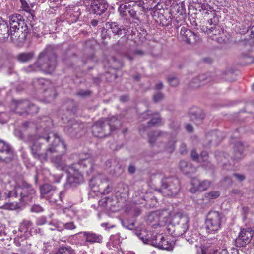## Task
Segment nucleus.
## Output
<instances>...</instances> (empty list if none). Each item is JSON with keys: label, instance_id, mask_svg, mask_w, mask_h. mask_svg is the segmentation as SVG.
Returning a JSON list of instances; mask_svg holds the SVG:
<instances>
[{"label": "nucleus", "instance_id": "nucleus-5", "mask_svg": "<svg viewBox=\"0 0 254 254\" xmlns=\"http://www.w3.org/2000/svg\"><path fill=\"white\" fill-rule=\"evenodd\" d=\"M177 226L174 230L178 231V233H175V235L178 236L184 235L186 240L190 244H193L196 242L198 239V236L196 232L188 231L189 220L187 217L185 216H179Z\"/></svg>", "mask_w": 254, "mask_h": 254}, {"label": "nucleus", "instance_id": "nucleus-38", "mask_svg": "<svg viewBox=\"0 0 254 254\" xmlns=\"http://www.w3.org/2000/svg\"><path fill=\"white\" fill-rule=\"evenodd\" d=\"M55 254H75V252L70 247H63L59 248Z\"/></svg>", "mask_w": 254, "mask_h": 254}, {"label": "nucleus", "instance_id": "nucleus-12", "mask_svg": "<svg viewBox=\"0 0 254 254\" xmlns=\"http://www.w3.org/2000/svg\"><path fill=\"white\" fill-rule=\"evenodd\" d=\"M9 23L10 25V33L15 32L16 30H20L24 33L29 32L28 28L23 17L19 14H13L9 17Z\"/></svg>", "mask_w": 254, "mask_h": 254}, {"label": "nucleus", "instance_id": "nucleus-23", "mask_svg": "<svg viewBox=\"0 0 254 254\" xmlns=\"http://www.w3.org/2000/svg\"><path fill=\"white\" fill-rule=\"evenodd\" d=\"M83 127L82 124H80L75 120H70L68 122V125L65 127V130L68 133L77 134L83 128Z\"/></svg>", "mask_w": 254, "mask_h": 254}, {"label": "nucleus", "instance_id": "nucleus-1", "mask_svg": "<svg viewBox=\"0 0 254 254\" xmlns=\"http://www.w3.org/2000/svg\"><path fill=\"white\" fill-rule=\"evenodd\" d=\"M52 125L51 118L43 117L36 128V135H29L27 140L33 157L42 163L47 161L51 154L66 151V144L58 134L49 131Z\"/></svg>", "mask_w": 254, "mask_h": 254}, {"label": "nucleus", "instance_id": "nucleus-3", "mask_svg": "<svg viewBox=\"0 0 254 254\" xmlns=\"http://www.w3.org/2000/svg\"><path fill=\"white\" fill-rule=\"evenodd\" d=\"M57 64L56 56L52 51H45L40 54L34 67L46 73H52Z\"/></svg>", "mask_w": 254, "mask_h": 254}, {"label": "nucleus", "instance_id": "nucleus-6", "mask_svg": "<svg viewBox=\"0 0 254 254\" xmlns=\"http://www.w3.org/2000/svg\"><path fill=\"white\" fill-rule=\"evenodd\" d=\"M180 184L179 180L176 177H165L161 181V187L159 190L168 196H173L179 192Z\"/></svg>", "mask_w": 254, "mask_h": 254}, {"label": "nucleus", "instance_id": "nucleus-61", "mask_svg": "<svg viewBox=\"0 0 254 254\" xmlns=\"http://www.w3.org/2000/svg\"><path fill=\"white\" fill-rule=\"evenodd\" d=\"M185 128L187 131L189 132H191L193 131V127L190 124H186Z\"/></svg>", "mask_w": 254, "mask_h": 254}, {"label": "nucleus", "instance_id": "nucleus-32", "mask_svg": "<svg viewBox=\"0 0 254 254\" xmlns=\"http://www.w3.org/2000/svg\"><path fill=\"white\" fill-rule=\"evenodd\" d=\"M108 25L115 35H121L122 31L126 30L125 27L123 26H120L117 22H108L106 23V26L107 27Z\"/></svg>", "mask_w": 254, "mask_h": 254}, {"label": "nucleus", "instance_id": "nucleus-31", "mask_svg": "<svg viewBox=\"0 0 254 254\" xmlns=\"http://www.w3.org/2000/svg\"><path fill=\"white\" fill-rule=\"evenodd\" d=\"M179 1V0H177ZM171 5L170 6L169 13L170 15L169 16V18L172 19L175 17V15L176 14H178L180 11V8H183V3H181V6L179 5L180 3L178 4L177 1L176 0H171Z\"/></svg>", "mask_w": 254, "mask_h": 254}, {"label": "nucleus", "instance_id": "nucleus-45", "mask_svg": "<svg viewBox=\"0 0 254 254\" xmlns=\"http://www.w3.org/2000/svg\"><path fill=\"white\" fill-rule=\"evenodd\" d=\"M31 211L33 212H40L43 211L42 208L39 205H34L31 207Z\"/></svg>", "mask_w": 254, "mask_h": 254}, {"label": "nucleus", "instance_id": "nucleus-29", "mask_svg": "<svg viewBox=\"0 0 254 254\" xmlns=\"http://www.w3.org/2000/svg\"><path fill=\"white\" fill-rule=\"evenodd\" d=\"M14 155L10 147L0 152V161L9 163L14 159Z\"/></svg>", "mask_w": 254, "mask_h": 254}, {"label": "nucleus", "instance_id": "nucleus-64", "mask_svg": "<svg viewBox=\"0 0 254 254\" xmlns=\"http://www.w3.org/2000/svg\"><path fill=\"white\" fill-rule=\"evenodd\" d=\"M163 83H162V82H160L156 85L155 88L156 89H161L163 88Z\"/></svg>", "mask_w": 254, "mask_h": 254}, {"label": "nucleus", "instance_id": "nucleus-34", "mask_svg": "<svg viewBox=\"0 0 254 254\" xmlns=\"http://www.w3.org/2000/svg\"><path fill=\"white\" fill-rule=\"evenodd\" d=\"M34 57V53L23 52L17 55L16 58L19 62L25 63L30 61Z\"/></svg>", "mask_w": 254, "mask_h": 254}, {"label": "nucleus", "instance_id": "nucleus-10", "mask_svg": "<svg viewBox=\"0 0 254 254\" xmlns=\"http://www.w3.org/2000/svg\"><path fill=\"white\" fill-rule=\"evenodd\" d=\"M201 14L204 19L207 20V23L211 27L208 28L207 26H201L200 28L202 32L210 34L215 29L216 26L219 23V18L215 12L211 9H203Z\"/></svg>", "mask_w": 254, "mask_h": 254}, {"label": "nucleus", "instance_id": "nucleus-62", "mask_svg": "<svg viewBox=\"0 0 254 254\" xmlns=\"http://www.w3.org/2000/svg\"><path fill=\"white\" fill-rule=\"evenodd\" d=\"M224 181L227 183L228 185H231L232 184V180L231 178L228 177H226L224 178Z\"/></svg>", "mask_w": 254, "mask_h": 254}, {"label": "nucleus", "instance_id": "nucleus-11", "mask_svg": "<svg viewBox=\"0 0 254 254\" xmlns=\"http://www.w3.org/2000/svg\"><path fill=\"white\" fill-rule=\"evenodd\" d=\"M65 171L68 174L67 183L70 185H76L84 182L83 173L77 166H70Z\"/></svg>", "mask_w": 254, "mask_h": 254}, {"label": "nucleus", "instance_id": "nucleus-18", "mask_svg": "<svg viewBox=\"0 0 254 254\" xmlns=\"http://www.w3.org/2000/svg\"><path fill=\"white\" fill-rule=\"evenodd\" d=\"M213 79L209 74H202L192 79L190 86L192 88H198L211 82Z\"/></svg>", "mask_w": 254, "mask_h": 254}, {"label": "nucleus", "instance_id": "nucleus-43", "mask_svg": "<svg viewBox=\"0 0 254 254\" xmlns=\"http://www.w3.org/2000/svg\"><path fill=\"white\" fill-rule=\"evenodd\" d=\"M164 98V95L160 92L157 93L153 96V100L157 103L161 101Z\"/></svg>", "mask_w": 254, "mask_h": 254}, {"label": "nucleus", "instance_id": "nucleus-58", "mask_svg": "<svg viewBox=\"0 0 254 254\" xmlns=\"http://www.w3.org/2000/svg\"><path fill=\"white\" fill-rule=\"evenodd\" d=\"M14 134L16 136H17L20 139H22L23 138L22 133L18 129H15L14 130Z\"/></svg>", "mask_w": 254, "mask_h": 254}, {"label": "nucleus", "instance_id": "nucleus-57", "mask_svg": "<svg viewBox=\"0 0 254 254\" xmlns=\"http://www.w3.org/2000/svg\"><path fill=\"white\" fill-rule=\"evenodd\" d=\"M127 13H128L131 17H135L136 12L134 9L129 8V9H127Z\"/></svg>", "mask_w": 254, "mask_h": 254}, {"label": "nucleus", "instance_id": "nucleus-9", "mask_svg": "<svg viewBox=\"0 0 254 254\" xmlns=\"http://www.w3.org/2000/svg\"><path fill=\"white\" fill-rule=\"evenodd\" d=\"M90 185L92 187L97 186L99 190L103 194H109L113 190L112 182L107 177L103 175H98L90 180Z\"/></svg>", "mask_w": 254, "mask_h": 254}, {"label": "nucleus", "instance_id": "nucleus-59", "mask_svg": "<svg viewBox=\"0 0 254 254\" xmlns=\"http://www.w3.org/2000/svg\"><path fill=\"white\" fill-rule=\"evenodd\" d=\"M128 170L129 173L133 174L135 172L136 168L134 165H130L128 167Z\"/></svg>", "mask_w": 254, "mask_h": 254}, {"label": "nucleus", "instance_id": "nucleus-7", "mask_svg": "<svg viewBox=\"0 0 254 254\" xmlns=\"http://www.w3.org/2000/svg\"><path fill=\"white\" fill-rule=\"evenodd\" d=\"M40 193L42 195H46L45 197L50 202L60 205L59 200L63 201V194L59 192L56 187L48 184H45L40 188Z\"/></svg>", "mask_w": 254, "mask_h": 254}, {"label": "nucleus", "instance_id": "nucleus-60", "mask_svg": "<svg viewBox=\"0 0 254 254\" xmlns=\"http://www.w3.org/2000/svg\"><path fill=\"white\" fill-rule=\"evenodd\" d=\"M130 8L128 7V5H121L119 9V10H121V11H122V9H124V11H123L124 12H126V13H127V9H129Z\"/></svg>", "mask_w": 254, "mask_h": 254}, {"label": "nucleus", "instance_id": "nucleus-50", "mask_svg": "<svg viewBox=\"0 0 254 254\" xmlns=\"http://www.w3.org/2000/svg\"><path fill=\"white\" fill-rule=\"evenodd\" d=\"M233 177L236 180L239 181H242L244 180L245 176L243 175L234 173L233 175Z\"/></svg>", "mask_w": 254, "mask_h": 254}, {"label": "nucleus", "instance_id": "nucleus-8", "mask_svg": "<svg viewBox=\"0 0 254 254\" xmlns=\"http://www.w3.org/2000/svg\"><path fill=\"white\" fill-rule=\"evenodd\" d=\"M222 215L218 211H211L207 215L205 220L206 230L208 233L218 231L221 226Z\"/></svg>", "mask_w": 254, "mask_h": 254}, {"label": "nucleus", "instance_id": "nucleus-16", "mask_svg": "<svg viewBox=\"0 0 254 254\" xmlns=\"http://www.w3.org/2000/svg\"><path fill=\"white\" fill-rule=\"evenodd\" d=\"M108 8L105 0H92L90 4V11L91 13L101 15Z\"/></svg>", "mask_w": 254, "mask_h": 254}, {"label": "nucleus", "instance_id": "nucleus-35", "mask_svg": "<svg viewBox=\"0 0 254 254\" xmlns=\"http://www.w3.org/2000/svg\"><path fill=\"white\" fill-rule=\"evenodd\" d=\"M176 141L177 140L175 137H171L166 144L164 146V149L170 153L173 152L175 148V143Z\"/></svg>", "mask_w": 254, "mask_h": 254}, {"label": "nucleus", "instance_id": "nucleus-25", "mask_svg": "<svg viewBox=\"0 0 254 254\" xmlns=\"http://www.w3.org/2000/svg\"><path fill=\"white\" fill-rule=\"evenodd\" d=\"M103 120L105 122L108 130H110V133L121 126L120 121L115 116H112L109 119H103Z\"/></svg>", "mask_w": 254, "mask_h": 254}, {"label": "nucleus", "instance_id": "nucleus-46", "mask_svg": "<svg viewBox=\"0 0 254 254\" xmlns=\"http://www.w3.org/2000/svg\"><path fill=\"white\" fill-rule=\"evenodd\" d=\"M191 157L193 160L199 162V157L195 150H192L191 152Z\"/></svg>", "mask_w": 254, "mask_h": 254}, {"label": "nucleus", "instance_id": "nucleus-54", "mask_svg": "<svg viewBox=\"0 0 254 254\" xmlns=\"http://www.w3.org/2000/svg\"><path fill=\"white\" fill-rule=\"evenodd\" d=\"M6 114L5 113H0V122L3 124L7 122V118H5Z\"/></svg>", "mask_w": 254, "mask_h": 254}, {"label": "nucleus", "instance_id": "nucleus-17", "mask_svg": "<svg viewBox=\"0 0 254 254\" xmlns=\"http://www.w3.org/2000/svg\"><path fill=\"white\" fill-rule=\"evenodd\" d=\"M192 188L190 192L195 193L196 191H203L208 189L211 185V182L207 180L200 181L196 178H193L191 181Z\"/></svg>", "mask_w": 254, "mask_h": 254}, {"label": "nucleus", "instance_id": "nucleus-49", "mask_svg": "<svg viewBox=\"0 0 254 254\" xmlns=\"http://www.w3.org/2000/svg\"><path fill=\"white\" fill-rule=\"evenodd\" d=\"M179 151L181 154H186L187 152L186 145L184 143H182L180 145Z\"/></svg>", "mask_w": 254, "mask_h": 254}, {"label": "nucleus", "instance_id": "nucleus-40", "mask_svg": "<svg viewBox=\"0 0 254 254\" xmlns=\"http://www.w3.org/2000/svg\"><path fill=\"white\" fill-rule=\"evenodd\" d=\"M170 127L174 131H178L180 128V124L178 121H173L170 124Z\"/></svg>", "mask_w": 254, "mask_h": 254}, {"label": "nucleus", "instance_id": "nucleus-42", "mask_svg": "<svg viewBox=\"0 0 254 254\" xmlns=\"http://www.w3.org/2000/svg\"><path fill=\"white\" fill-rule=\"evenodd\" d=\"M168 80L169 84L172 86H176L179 83L178 79L175 77H169Z\"/></svg>", "mask_w": 254, "mask_h": 254}, {"label": "nucleus", "instance_id": "nucleus-52", "mask_svg": "<svg viewBox=\"0 0 254 254\" xmlns=\"http://www.w3.org/2000/svg\"><path fill=\"white\" fill-rule=\"evenodd\" d=\"M20 1L24 10L28 11L30 10V7L29 6V5L26 2V0H21Z\"/></svg>", "mask_w": 254, "mask_h": 254}, {"label": "nucleus", "instance_id": "nucleus-14", "mask_svg": "<svg viewBox=\"0 0 254 254\" xmlns=\"http://www.w3.org/2000/svg\"><path fill=\"white\" fill-rule=\"evenodd\" d=\"M92 132L97 137H104L110 134L103 119L97 121L92 127Z\"/></svg>", "mask_w": 254, "mask_h": 254}, {"label": "nucleus", "instance_id": "nucleus-19", "mask_svg": "<svg viewBox=\"0 0 254 254\" xmlns=\"http://www.w3.org/2000/svg\"><path fill=\"white\" fill-rule=\"evenodd\" d=\"M74 165L77 166L82 173H85L87 175H89L93 172L94 168L93 161L91 158L82 160L78 164Z\"/></svg>", "mask_w": 254, "mask_h": 254}, {"label": "nucleus", "instance_id": "nucleus-33", "mask_svg": "<svg viewBox=\"0 0 254 254\" xmlns=\"http://www.w3.org/2000/svg\"><path fill=\"white\" fill-rule=\"evenodd\" d=\"M243 146L241 142H237L235 144L234 148V159L236 160H239L241 159H242L244 155L243 154Z\"/></svg>", "mask_w": 254, "mask_h": 254}, {"label": "nucleus", "instance_id": "nucleus-24", "mask_svg": "<svg viewBox=\"0 0 254 254\" xmlns=\"http://www.w3.org/2000/svg\"><path fill=\"white\" fill-rule=\"evenodd\" d=\"M206 138L210 144L213 145H217L223 139V136L222 132L220 131H212L207 134Z\"/></svg>", "mask_w": 254, "mask_h": 254}, {"label": "nucleus", "instance_id": "nucleus-48", "mask_svg": "<svg viewBox=\"0 0 254 254\" xmlns=\"http://www.w3.org/2000/svg\"><path fill=\"white\" fill-rule=\"evenodd\" d=\"M208 158V153L205 151H203L201 152L200 156L199 157V162H200L201 160L203 162L206 161Z\"/></svg>", "mask_w": 254, "mask_h": 254}, {"label": "nucleus", "instance_id": "nucleus-39", "mask_svg": "<svg viewBox=\"0 0 254 254\" xmlns=\"http://www.w3.org/2000/svg\"><path fill=\"white\" fill-rule=\"evenodd\" d=\"M220 195V193L218 191H210L205 193V197L208 199H213L217 198Z\"/></svg>", "mask_w": 254, "mask_h": 254}, {"label": "nucleus", "instance_id": "nucleus-53", "mask_svg": "<svg viewBox=\"0 0 254 254\" xmlns=\"http://www.w3.org/2000/svg\"><path fill=\"white\" fill-rule=\"evenodd\" d=\"M35 82L40 85H44L48 83V81L44 78H39L36 79Z\"/></svg>", "mask_w": 254, "mask_h": 254}, {"label": "nucleus", "instance_id": "nucleus-22", "mask_svg": "<svg viewBox=\"0 0 254 254\" xmlns=\"http://www.w3.org/2000/svg\"><path fill=\"white\" fill-rule=\"evenodd\" d=\"M148 136L149 138L148 142L151 145L153 146L157 140L167 138L169 134L166 132L156 130L149 132Z\"/></svg>", "mask_w": 254, "mask_h": 254}, {"label": "nucleus", "instance_id": "nucleus-21", "mask_svg": "<svg viewBox=\"0 0 254 254\" xmlns=\"http://www.w3.org/2000/svg\"><path fill=\"white\" fill-rule=\"evenodd\" d=\"M180 34L186 39L189 43H193L199 41L200 38L197 34L192 32L189 29L182 27L180 31Z\"/></svg>", "mask_w": 254, "mask_h": 254}, {"label": "nucleus", "instance_id": "nucleus-37", "mask_svg": "<svg viewBox=\"0 0 254 254\" xmlns=\"http://www.w3.org/2000/svg\"><path fill=\"white\" fill-rule=\"evenodd\" d=\"M163 236L161 234H158L153 236L150 241L151 244L159 248L161 241H162Z\"/></svg>", "mask_w": 254, "mask_h": 254}, {"label": "nucleus", "instance_id": "nucleus-63", "mask_svg": "<svg viewBox=\"0 0 254 254\" xmlns=\"http://www.w3.org/2000/svg\"><path fill=\"white\" fill-rule=\"evenodd\" d=\"M144 52L142 50H136L133 52V54L134 55H144Z\"/></svg>", "mask_w": 254, "mask_h": 254}, {"label": "nucleus", "instance_id": "nucleus-51", "mask_svg": "<svg viewBox=\"0 0 254 254\" xmlns=\"http://www.w3.org/2000/svg\"><path fill=\"white\" fill-rule=\"evenodd\" d=\"M65 229L72 230L76 228L75 225L73 222L66 223L64 224Z\"/></svg>", "mask_w": 254, "mask_h": 254}, {"label": "nucleus", "instance_id": "nucleus-41", "mask_svg": "<svg viewBox=\"0 0 254 254\" xmlns=\"http://www.w3.org/2000/svg\"><path fill=\"white\" fill-rule=\"evenodd\" d=\"M184 22V21L182 16L181 17L178 16L177 17H176V19L174 20L173 23L176 27L178 28L179 27L181 26Z\"/></svg>", "mask_w": 254, "mask_h": 254}, {"label": "nucleus", "instance_id": "nucleus-13", "mask_svg": "<svg viewBox=\"0 0 254 254\" xmlns=\"http://www.w3.org/2000/svg\"><path fill=\"white\" fill-rule=\"evenodd\" d=\"M253 231L251 228L242 229L238 237L235 240V245L237 247H243L249 244L253 236Z\"/></svg>", "mask_w": 254, "mask_h": 254}, {"label": "nucleus", "instance_id": "nucleus-56", "mask_svg": "<svg viewBox=\"0 0 254 254\" xmlns=\"http://www.w3.org/2000/svg\"><path fill=\"white\" fill-rule=\"evenodd\" d=\"M90 93V92L88 91L80 90L77 93V94L82 97H85L89 95Z\"/></svg>", "mask_w": 254, "mask_h": 254}, {"label": "nucleus", "instance_id": "nucleus-15", "mask_svg": "<svg viewBox=\"0 0 254 254\" xmlns=\"http://www.w3.org/2000/svg\"><path fill=\"white\" fill-rule=\"evenodd\" d=\"M78 235H82L85 240V245L94 243L101 244L103 242V237L102 235L94 233L92 231H83L78 233Z\"/></svg>", "mask_w": 254, "mask_h": 254}, {"label": "nucleus", "instance_id": "nucleus-36", "mask_svg": "<svg viewBox=\"0 0 254 254\" xmlns=\"http://www.w3.org/2000/svg\"><path fill=\"white\" fill-rule=\"evenodd\" d=\"M161 119L158 113L153 114L151 120L148 122V127H151L153 126L157 125L161 123Z\"/></svg>", "mask_w": 254, "mask_h": 254}, {"label": "nucleus", "instance_id": "nucleus-28", "mask_svg": "<svg viewBox=\"0 0 254 254\" xmlns=\"http://www.w3.org/2000/svg\"><path fill=\"white\" fill-rule=\"evenodd\" d=\"M190 116L192 121H194L196 124H199L204 119L205 116L201 110L197 109L190 112Z\"/></svg>", "mask_w": 254, "mask_h": 254}, {"label": "nucleus", "instance_id": "nucleus-44", "mask_svg": "<svg viewBox=\"0 0 254 254\" xmlns=\"http://www.w3.org/2000/svg\"><path fill=\"white\" fill-rule=\"evenodd\" d=\"M10 147L9 145L2 140H0V152L4 151Z\"/></svg>", "mask_w": 254, "mask_h": 254}, {"label": "nucleus", "instance_id": "nucleus-2", "mask_svg": "<svg viewBox=\"0 0 254 254\" xmlns=\"http://www.w3.org/2000/svg\"><path fill=\"white\" fill-rule=\"evenodd\" d=\"M35 190L21 177L16 179L14 188L4 193L7 202L3 206L5 209H20L35 196Z\"/></svg>", "mask_w": 254, "mask_h": 254}, {"label": "nucleus", "instance_id": "nucleus-47", "mask_svg": "<svg viewBox=\"0 0 254 254\" xmlns=\"http://www.w3.org/2000/svg\"><path fill=\"white\" fill-rule=\"evenodd\" d=\"M46 223V218L44 216H41L38 218L36 221V224L38 225H42Z\"/></svg>", "mask_w": 254, "mask_h": 254}, {"label": "nucleus", "instance_id": "nucleus-27", "mask_svg": "<svg viewBox=\"0 0 254 254\" xmlns=\"http://www.w3.org/2000/svg\"><path fill=\"white\" fill-rule=\"evenodd\" d=\"M9 35L10 32L7 21L0 17V40L7 38Z\"/></svg>", "mask_w": 254, "mask_h": 254}, {"label": "nucleus", "instance_id": "nucleus-20", "mask_svg": "<svg viewBox=\"0 0 254 254\" xmlns=\"http://www.w3.org/2000/svg\"><path fill=\"white\" fill-rule=\"evenodd\" d=\"M66 152L64 153V154ZM60 155H53L54 154H51L50 157L51 162L54 164V166L58 169L62 171H65L70 166L66 165L65 160L63 157L64 153H60Z\"/></svg>", "mask_w": 254, "mask_h": 254}, {"label": "nucleus", "instance_id": "nucleus-30", "mask_svg": "<svg viewBox=\"0 0 254 254\" xmlns=\"http://www.w3.org/2000/svg\"><path fill=\"white\" fill-rule=\"evenodd\" d=\"M174 245V243L171 240L170 237L163 236L162 241H161L159 248L168 251H172L173 249Z\"/></svg>", "mask_w": 254, "mask_h": 254}, {"label": "nucleus", "instance_id": "nucleus-55", "mask_svg": "<svg viewBox=\"0 0 254 254\" xmlns=\"http://www.w3.org/2000/svg\"><path fill=\"white\" fill-rule=\"evenodd\" d=\"M22 224L24 227H25L27 229H29L30 227H31L33 225L32 222L28 220H24L23 221Z\"/></svg>", "mask_w": 254, "mask_h": 254}, {"label": "nucleus", "instance_id": "nucleus-4", "mask_svg": "<svg viewBox=\"0 0 254 254\" xmlns=\"http://www.w3.org/2000/svg\"><path fill=\"white\" fill-rule=\"evenodd\" d=\"M11 112L20 116L36 113L39 108L30 101L26 99L13 100L10 105Z\"/></svg>", "mask_w": 254, "mask_h": 254}, {"label": "nucleus", "instance_id": "nucleus-26", "mask_svg": "<svg viewBox=\"0 0 254 254\" xmlns=\"http://www.w3.org/2000/svg\"><path fill=\"white\" fill-rule=\"evenodd\" d=\"M179 168L185 174L188 175L196 172V168L191 163L185 160H181L179 163Z\"/></svg>", "mask_w": 254, "mask_h": 254}]
</instances>
